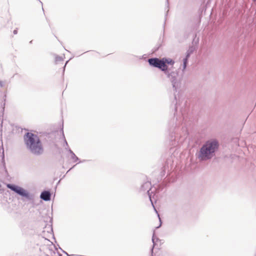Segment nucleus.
Here are the masks:
<instances>
[{
    "label": "nucleus",
    "instance_id": "1",
    "mask_svg": "<svg viewBox=\"0 0 256 256\" xmlns=\"http://www.w3.org/2000/svg\"><path fill=\"white\" fill-rule=\"evenodd\" d=\"M218 142L216 140H209L206 142L196 154L200 161H206L210 160L215 155L218 148Z\"/></svg>",
    "mask_w": 256,
    "mask_h": 256
},
{
    "label": "nucleus",
    "instance_id": "2",
    "mask_svg": "<svg viewBox=\"0 0 256 256\" xmlns=\"http://www.w3.org/2000/svg\"><path fill=\"white\" fill-rule=\"evenodd\" d=\"M24 144L28 150L36 156L41 155L44 152L42 144L37 135L27 132L24 137Z\"/></svg>",
    "mask_w": 256,
    "mask_h": 256
},
{
    "label": "nucleus",
    "instance_id": "3",
    "mask_svg": "<svg viewBox=\"0 0 256 256\" xmlns=\"http://www.w3.org/2000/svg\"><path fill=\"white\" fill-rule=\"evenodd\" d=\"M160 69L164 72L170 81L174 90L177 92L182 86V78L178 77L176 70H172L168 68L166 64L162 62Z\"/></svg>",
    "mask_w": 256,
    "mask_h": 256
},
{
    "label": "nucleus",
    "instance_id": "4",
    "mask_svg": "<svg viewBox=\"0 0 256 256\" xmlns=\"http://www.w3.org/2000/svg\"><path fill=\"white\" fill-rule=\"evenodd\" d=\"M6 186L18 194L26 198L28 200H31L32 198V195L22 187L10 184H7Z\"/></svg>",
    "mask_w": 256,
    "mask_h": 256
},
{
    "label": "nucleus",
    "instance_id": "5",
    "mask_svg": "<svg viewBox=\"0 0 256 256\" xmlns=\"http://www.w3.org/2000/svg\"><path fill=\"white\" fill-rule=\"evenodd\" d=\"M150 186H151L150 182H146L144 183V184L141 186L140 190H141L144 191V192L147 191V192L149 196V198L152 202V204L153 207L154 208L153 202H152V200L151 194H150ZM154 208V210L156 212H158L156 210V208Z\"/></svg>",
    "mask_w": 256,
    "mask_h": 256
},
{
    "label": "nucleus",
    "instance_id": "6",
    "mask_svg": "<svg viewBox=\"0 0 256 256\" xmlns=\"http://www.w3.org/2000/svg\"><path fill=\"white\" fill-rule=\"evenodd\" d=\"M163 62L162 58L161 59L158 58H150L148 60V62L152 66L160 68Z\"/></svg>",
    "mask_w": 256,
    "mask_h": 256
},
{
    "label": "nucleus",
    "instance_id": "7",
    "mask_svg": "<svg viewBox=\"0 0 256 256\" xmlns=\"http://www.w3.org/2000/svg\"><path fill=\"white\" fill-rule=\"evenodd\" d=\"M51 194L48 190H44L42 192L40 195V198L44 200L48 201L50 200Z\"/></svg>",
    "mask_w": 256,
    "mask_h": 256
},
{
    "label": "nucleus",
    "instance_id": "8",
    "mask_svg": "<svg viewBox=\"0 0 256 256\" xmlns=\"http://www.w3.org/2000/svg\"><path fill=\"white\" fill-rule=\"evenodd\" d=\"M66 150L70 154V158L74 160V162H76L79 160L78 157H77L74 152L70 148H65Z\"/></svg>",
    "mask_w": 256,
    "mask_h": 256
},
{
    "label": "nucleus",
    "instance_id": "9",
    "mask_svg": "<svg viewBox=\"0 0 256 256\" xmlns=\"http://www.w3.org/2000/svg\"><path fill=\"white\" fill-rule=\"evenodd\" d=\"M190 54L189 53H188L186 58L183 59V68H182V71L184 72L185 69L186 68L188 62V59L190 57Z\"/></svg>",
    "mask_w": 256,
    "mask_h": 256
},
{
    "label": "nucleus",
    "instance_id": "10",
    "mask_svg": "<svg viewBox=\"0 0 256 256\" xmlns=\"http://www.w3.org/2000/svg\"><path fill=\"white\" fill-rule=\"evenodd\" d=\"M162 60L163 62H164L166 64L173 66L174 64V61L170 58H162Z\"/></svg>",
    "mask_w": 256,
    "mask_h": 256
},
{
    "label": "nucleus",
    "instance_id": "11",
    "mask_svg": "<svg viewBox=\"0 0 256 256\" xmlns=\"http://www.w3.org/2000/svg\"><path fill=\"white\" fill-rule=\"evenodd\" d=\"M62 135H63V136H64V146H66V148H68V142H66V138H64V132H62Z\"/></svg>",
    "mask_w": 256,
    "mask_h": 256
},
{
    "label": "nucleus",
    "instance_id": "12",
    "mask_svg": "<svg viewBox=\"0 0 256 256\" xmlns=\"http://www.w3.org/2000/svg\"><path fill=\"white\" fill-rule=\"evenodd\" d=\"M62 60V57H61V56H56V62L61 61V60Z\"/></svg>",
    "mask_w": 256,
    "mask_h": 256
},
{
    "label": "nucleus",
    "instance_id": "13",
    "mask_svg": "<svg viewBox=\"0 0 256 256\" xmlns=\"http://www.w3.org/2000/svg\"><path fill=\"white\" fill-rule=\"evenodd\" d=\"M5 86V82L3 81L0 80V86L2 88Z\"/></svg>",
    "mask_w": 256,
    "mask_h": 256
},
{
    "label": "nucleus",
    "instance_id": "14",
    "mask_svg": "<svg viewBox=\"0 0 256 256\" xmlns=\"http://www.w3.org/2000/svg\"><path fill=\"white\" fill-rule=\"evenodd\" d=\"M166 6H167V8H168V10L166 11V16L168 14V8H169V4H168V0H166Z\"/></svg>",
    "mask_w": 256,
    "mask_h": 256
},
{
    "label": "nucleus",
    "instance_id": "15",
    "mask_svg": "<svg viewBox=\"0 0 256 256\" xmlns=\"http://www.w3.org/2000/svg\"><path fill=\"white\" fill-rule=\"evenodd\" d=\"M154 232L153 236H152V242L154 244L153 246H154L155 244V238H154Z\"/></svg>",
    "mask_w": 256,
    "mask_h": 256
},
{
    "label": "nucleus",
    "instance_id": "16",
    "mask_svg": "<svg viewBox=\"0 0 256 256\" xmlns=\"http://www.w3.org/2000/svg\"><path fill=\"white\" fill-rule=\"evenodd\" d=\"M158 218H159V220H160V224L159 226L156 227V228H160L161 226V224H162L161 220H160V216H159L158 214Z\"/></svg>",
    "mask_w": 256,
    "mask_h": 256
},
{
    "label": "nucleus",
    "instance_id": "17",
    "mask_svg": "<svg viewBox=\"0 0 256 256\" xmlns=\"http://www.w3.org/2000/svg\"><path fill=\"white\" fill-rule=\"evenodd\" d=\"M14 34H17V30H14Z\"/></svg>",
    "mask_w": 256,
    "mask_h": 256
},
{
    "label": "nucleus",
    "instance_id": "18",
    "mask_svg": "<svg viewBox=\"0 0 256 256\" xmlns=\"http://www.w3.org/2000/svg\"><path fill=\"white\" fill-rule=\"evenodd\" d=\"M63 252H64L65 254H66L67 256H69V255L68 254V253H67L66 252H64V251H63Z\"/></svg>",
    "mask_w": 256,
    "mask_h": 256
},
{
    "label": "nucleus",
    "instance_id": "19",
    "mask_svg": "<svg viewBox=\"0 0 256 256\" xmlns=\"http://www.w3.org/2000/svg\"><path fill=\"white\" fill-rule=\"evenodd\" d=\"M68 60L66 61V64H65V66H64V67L66 66V64H68Z\"/></svg>",
    "mask_w": 256,
    "mask_h": 256
},
{
    "label": "nucleus",
    "instance_id": "20",
    "mask_svg": "<svg viewBox=\"0 0 256 256\" xmlns=\"http://www.w3.org/2000/svg\"><path fill=\"white\" fill-rule=\"evenodd\" d=\"M177 108H178V106H176V110Z\"/></svg>",
    "mask_w": 256,
    "mask_h": 256
},
{
    "label": "nucleus",
    "instance_id": "21",
    "mask_svg": "<svg viewBox=\"0 0 256 256\" xmlns=\"http://www.w3.org/2000/svg\"><path fill=\"white\" fill-rule=\"evenodd\" d=\"M152 252H153V248L152 249Z\"/></svg>",
    "mask_w": 256,
    "mask_h": 256
}]
</instances>
